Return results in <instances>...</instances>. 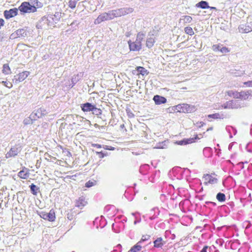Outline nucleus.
Instances as JSON below:
<instances>
[{"label": "nucleus", "instance_id": "1", "mask_svg": "<svg viewBox=\"0 0 252 252\" xmlns=\"http://www.w3.org/2000/svg\"><path fill=\"white\" fill-rule=\"evenodd\" d=\"M62 17L61 12H56L54 14H48L47 16L43 17L39 23L41 24H47L49 26L54 27V25L57 23Z\"/></svg>", "mask_w": 252, "mask_h": 252}, {"label": "nucleus", "instance_id": "22", "mask_svg": "<svg viewBox=\"0 0 252 252\" xmlns=\"http://www.w3.org/2000/svg\"><path fill=\"white\" fill-rule=\"evenodd\" d=\"M165 243L161 237H158L154 241V247L157 248H161Z\"/></svg>", "mask_w": 252, "mask_h": 252}, {"label": "nucleus", "instance_id": "42", "mask_svg": "<svg viewBox=\"0 0 252 252\" xmlns=\"http://www.w3.org/2000/svg\"><path fill=\"white\" fill-rule=\"evenodd\" d=\"M96 154L100 158H102L107 155V153H103L102 151L96 152Z\"/></svg>", "mask_w": 252, "mask_h": 252}, {"label": "nucleus", "instance_id": "12", "mask_svg": "<svg viewBox=\"0 0 252 252\" xmlns=\"http://www.w3.org/2000/svg\"><path fill=\"white\" fill-rule=\"evenodd\" d=\"M46 110L43 108H40L37 110L35 112H32L31 114V117L35 118V120L37 118H40L47 114Z\"/></svg>", "mask_w": 252, "mask_h": 252}, {"label": "nucleus", "instance_id": "30", "mask_svg": "<svg viewBox=\"0 0 252 252\" xmlns=\"http://www.w3.org/2000/svg\"><path fill=\"white\" fill-rule=\"evenodd\" d=\"M240 96L239 95L238 98H240L242 99H246L248 98L250 94L249 92H244L242 91L239 93Z\"/></svg>", "mask_w": 252, "mask_h": 252}, {"label": "nucleus", "instance_id": "3", "mask_svg": "<svg viewBox=\"0 0 252 252\" xmlns=\"http://www.w3.org/2000/svg\"><path fill=\"white\" fill-rule=\"evenodd\" d=\"M18 10L21 13L34 12L36 11V7L31 5L30 2L25 1L21 3Z\"/></svg>", "mask_w": 252, "mask_h": 252}, {"label": "nucleus", "instance_id": "16", "mask_svg": "<svg viewBox=\"0 0 252 252\" xmlns=\"http://www.w3.org/2000/svg\"><path fill=\"white\" fill-rule=\"evenodd\" d=\"M153 100L156 105H160L164 104L167 102L166 98L162 96L157 94L154 96Z\"/></svg>", "mask_w": 252, "mask_h": 252}, {"label": "nucleus", "instance_id": "54", "mask_svg": "<svg viewBox=\"0 0 252 252\" xmlns=\"http://www.w3.org/2000/svg\"><path fill=\"white\" fill-rule=\"evenodd\" d=\"M227 204L228 205V209H229V208L230 209H233V208L234 206V204L233 202H230L228 203Z\"/></svg>", "mask_w": 252, "mask_h": 252}, {"label": "nucleus", "instance_id": "2", "mask_svg": "<svg viewBox=\"0 0 252 252\" xmlns=\"http://www.w3.org/2000/svg\"><path fill=\"white\" fill-rule=\"evenodd\" d=\"M172 109L174 111L183 113H192L196 110L195 106L186 103H183L174 106Z\"/></svg>", "mask_w": 252, "mask_h": 252}, {"label": "nucleus", "instance_id": "50", "mask_svg": "<svg viewBox=\"0 0 252 252\" xmlns=\"http://www.w3.org/2000/svg\"><path fill=\"white\" fill-rule=\"evenodd\" d=\"M230 129H232L234 130V134L235 135L237 133V130L232 126H227L226 129L230 132Z\"/></svg>", "mask_w": 252, "mask_h": 252}, {"label": "nucleus", "instance_id": "52", "mask_svg": "<svg viewBox=\"0 0 252 252\" xmlns=\"http://www.w3.org/2000/svg\"><path fill=\"white\" fill-rule=\"evenodd\" d=\"M92 147H96L97 148H103V145L98 144H92Z\"/></svg>", "mask_w": 252, "mask_h": 252}, {"label": "nucleus", "instance_id": "40", "mask_svg": "<svg viewBox=\"0 0 252 252\" xmlns=\"http://www.w3.org/2000/svg\"><path fill=\"white\" fill-rule=\"evenodd\" d=\"M229 51L230 50L228 48L223 46L222 45L221 48H220V52L222 54L228 53Z\"/></svg>", "mask_w": 252, "mask_h": 252}, {"label": "nucleus", "instance_id": "33", "mask_svg": "<svg viewBox=\"0 0 252 252\" xmlns=\"http://www.w3.org/2000/svg\"><path fill=\"white\" fill-rule=\"evenodd\" d=\"M78 0H70L68 2V6L72 9H74L76 7Z\"/></svg>", "mask_w": 252, "mask_h": 252}, {"label": "nucleus", "instance_id": "8", "mask_svg": "<svg viewBox=\"0 0 252 252\" xmlns=\"http://www.w3.org/2000/svg\"><path fill=\"white\" fill-rule=\"evenodd\" d=\"M30 74V72L25 71L20 72L14 76L12 79V82L14 84H18L26 79Z\"/></svg>", "mask_w": 252, "mask_h": 252}, {"label": "nucleus", "instance_id": "23", "mask_svg": "<svg viewBox=\"0 0 252 252\" xmlns=\"http://www.w3.org/2000/svg\"><path fill=\"white\" fill-rule=\"evenodd\" d=\"M195 6L197 8H200L202 9H208L209 7L208 2L204 0H201L196 3Z\"/></svg>", "mask_w": 252, "mask_h": 252}, {"label": "nucleus", "instance_id": "17", "mask_svg": "<svg viewBox=\"0 0 252 252\" xmlns=\"http://www.w3.org/2000/svg\"><path fill=\"white\" fill-rule=\"evenodd\" d=\"M87 204V201L86 200L85 197L82 196L76 199L75 201V206L78 208H83Z\"/></svg>", "mask_w": 252, "mask_h": 252}, {"label": "nucleus", "instance_id": "28", "mask_svg": "<svg viewBox=\"0 0 252 252\" xmlns=\"http://www.w3.org/2000/svg\"><path fill=\"white\" fill-rule=\"evenodd\" d=\"M80 79L79 75H74L71 78V84L69 85L72 88Z\"/></svg>", "mask_w": 252, "mask_h": 252}, {"label": "nucleus", "instance_id": "37", "mask_svg": "<svg viewBox=\"0 0 252 252\" xmlns=\"http://www.w3.org/2000/svg\"><path fill=\"white\" fill-rule=\"evenodd\" d=\"M185 32L189 35H192L194 34V32L192 29L190 27H186L185 28Z\"/></svg>", "mask_w": 252, "mask_h": 252}, {"label": "nucleus", "instance_id": "57", "mask_svg": "<svg viewBox=\"0 0 252 252\" xmlns=\"http://www.w3.org/2000/svg\"><path fill=\"white\" fill-rule=\"evenodd\" d=\"M205 204L206 205H209V204H212L213 206H216V203L215 202H211V201H206L205 202Z\"/></svg>", "mask_w": 252, "mask_h": 252}, {"label": "nucleus", "instance_id": "7", "mask_svg": "<svg viewBox=\"0 0 252 252\" xmlns=\"http://www.w3.org/2000/svg\"><path fill=\"white\" fill-rule=\"evenodd\" d=\"M115 17H121L133 12V9L130 7H123L113 10Z\"/></svg>", "mask_w": 252, "mask_h": 252}, {"label": "nucleus", "instance_id": "49", "mask_svg": "<svg viewBox=\"0 0 252 252\" xmlns=\"http://www.w3.org/2000/svg\"><path fill=\"white\" fill-rule=\"evenodd\" d=\"M70 213H68L67 215V218L69 220H71L73 219V213L72 212V210H70Z\"/></svg>", "mask_w": 252, "mask_h": 252}, {"label": "nucleus", "instance_id": "36", "mask_svg": "<svg viewBox=\"0 0 252 252\" xmlns=\"http://www.w3.org/2000/svg\"><path fill=\"white\" fill-rule=\"evenodd\" d=\"M145 34L141 32L137 33L136 39L135 41H138L139 43H141L142 40L143 39Z\"/></svg>", "mask_w": 252, "mask_h": 252}, {"label": "nucleus", "instance_id": "21", "mask_svg": "<svg viewBox=\"0 0 252 252\" xmlns=\"http://www.w3.org/2000/svg\"><path fill=\"white\" fill-rule=\"evenodd\" d=\"M28 32L25 29H20L15 32V33L19 37L25 38L28 36Z\"/></svg>", "mask_w": 252, "mask_h": 252}, {"label": "nucleus", "instance_id": "43", "mask_svg": "<svg viewBox=\"0 0 252 252\" xmlns=\"http://www.w3.org/2000/svg\"><path fill=\"white\" fill-rule=\"evenodd\" d=\"M95 185V182L91 181H89L85 184V187L87 188H90L94 186Z\"/></svg>", "mask_w": 252, "mask_h": 252}, {"label": "nucleus", "instance_id": "25", "mask_svg": "<svg viewBox=\"0 0 252 252\" xmlns=\"http://www.w3.org/2000/svg\"><path fill=\"white\" fill-rule=\"evenodd\" d=\"M18 176L22 179H27L29 177V173L27 172V169L25 168L21 170L18 173Z\"/></svg>", "mask_w": 252, "mask_h": 252}, {"label": "nucleus", "instance_id": "9", "mask_svg": "<svg viewBox=\"0 0 252 252\" xmlns=\"http://www.w3.org/2000/svg\"><path fill=\"white\" fill-rule=\"evenodd\" d=\"M92 114L97 117V118L101 120L102 124H106V120L104 115L102 114V111L101 109L97 108L96 105L92 111Z\"/></svg>", "mask_w": 252, "mask_h": 252}, {"label": "nucleus", "instance_id": "14", "mask_svg": "<svg viewBox=\"0 0 252 252\" xmlns=\"http://www.w3.org/2000/svg\"><path fill=\"white\" fill-rule=\"evenodd\" d=\"M95 104H94L90 102H85L80 105V108L84 112H90L93 111Z\"/></svg>", "mask_w": 252, "mask_h": 252}, {"label": "nucleus", "instance_id": "41", "mask_svg": "<svg viewBox=\"0 0 252 252\" xmlns=\"http://www.w3.org/2000/svg\"><path fill=\"white\" fill-rule=\"evenodd\" d=\"M222 46L221 44H215L212 46V49L214 51H220V48Z\"/></svg>", "mask_w": 252, "mask_h": 252}, {"label": "nucleus", "instance_id": "29", "mask_svg": "<svg viewBox=\"0 0 252 252\" xmlns=\"http://www.w3.org/2000/svg\"><path fill=\"white\" fill-rule=\"evenodd\" d=\"M216 198L219 202H224L226 199L225 195L223 193L219 192L216 195Z\"/></svg>", "mask_w": 252, "mask_h": 252}, {"label": "nucleus", "instance_id": "34", "mask_svg": "<svg viewBox=\"0 0 252 252\" xmlns=\"http://www.w3.org/2000/svg\"><path fill=\"white\" fill-rule=\"evenodd\" d=\"M227 94L230 96H233L234 98H238L239 94L238 92H234L233 91H229L227 92Z\"/></svg>", "mask_w": 252, "mask_h": 252}, {"label": "nucleus", "instance_id": "35", "mask_svg": "<svg viewBox=\"0 0 252 252\" xmlns=\"http://www.w3.org/2000/svg\"><path fill=\"white\" fill-rule=\"evenodd\" d=\"M180 20H183L184 23H189L192 21V18L189 16H183V18L181 19Z\"/></svg>", "mask_w": 252, "mask_h": 252}, {"label": "nucleus", "instance_id": "56", "mask_svg": "<svg viewBox=\"0 0 252 252\" xmlns=\"http://www.w3.org/2000/svg\"><path fill=\"white\" fill-rule=\"evenodd\" d=\"M248 87H252V81H249L244 83Z\"/></svg>", "mask_w": 252, "mask_h": 252}, {"label": "nucleus", "instance_id": "53", "mask_svg": "<svg viewBox=\"0 0 252 252\" xmlns=\"http://www.w3.org/2000/svg\"><path fill=\"white\" fill-rule=\"evenodd\" d=\"M212 177L211 175H209V174H206L204 177V178H205V180L206 181H208V183H209V179L211 178V177Z\"/></svg>", "mask_w": 252, "mask_h": 252}, {"label": "nucleus", "instance_id": "24", "mask_svg": "<svg viewBox=\"0 0 252 252\" xmlns=\"http://www.w3.org/2000/svg\"><path fill=\"white\" fill-rule=\"evenodd\" d=\"M29 188L31 193L34 195H36L38 192L40 191V188L33 184L30 185Z\"/></svg>", "mask_w": 252, "mask_h": 252}, {"label": "nucleus", "instance_id": "6", "mask_svg": "<svg viewBox=\"0 0 252 252\" xmlns=\"http://www.w3.org/2000/svg\"><path fill=\"white\" fill-rule=\"evenodd\" d=\"M39 215L41 218L49 221H54L56 219L55 211L53 209H51L49 213L42 211Z\"/></svg>", "mask_w": 252, "mask_h": 252}, {"label": "nucleus", "instance_id": "44", "mask_svg": "<svg viewBox=\"0 0 252 252\" xmlns=\"http://www.w3.org/2000/svg\"><path fill=\"white\" fill-rule=\"evenodd\" d=\"M150 237V236L149 235H143V236H142V238L140 240V241H139V242H141V244L143 242H144V241L149 239Z\"/></svg>", "mask_w": 252, "mask_h": 252}, {"label": "nucleus", "instance_id": "47", "mask_svg": "<svg viewBox=\"0 0 252 252\" xmlns=\"http://www.w3.org/2000/svg\"><path fill=\"white\" fill-rule=\"evenodd\" d=\"M103 148L105 150L113 151L115 150V148L112 146H108V145H103Z\"/></svg>", "mask_w": 252, "mask_h": 252}, {"label": "nucleus", "instance_id": "11", "mask_svg": "<svg viewBox=\"0 0 252 252\" xmlns=\"http://www.w3.org/2000/svg\"><path fill=\"white\" fill-rule=\"evenodd\" d=\"M200 138L198 135L196 134L193 138H184L180 141H178L176 143L179 145H186L187 144H191L195 142L197 139H199Z\"/></svg>", "mask_w": 252, "mask_h": 252}, {"label": "nucleus", "instance_id": "48", "mask_svg": "<svg viewBox=\"0 0 252 252\" xmlns=\"http://www.w3.org/2000/svg\"><path fill=\"white\" fill-rule=\"evenodd\" d=\"M117 249H115L113 250L114 252H121L122 246L121 244H118L116 246Z\"/></svg>", "mask_w": 252, "mask_h": 252}, {"label": "nucleus", "instance_id": "60", "mask_svg": "<svg viewBox=\"0 0 252 252\" xmlns=\"http://www.w3.org/2000/svg\"><path fill=\"white\" fill-rule=\"evenodd\" d=\"M4 38V33H0V42L2 41Z\"/></svg>", "mask_w": 252, "mask_h": 252}, {"label": "nucleus", "instance_id": "55", "mask_svg": "<svg viewBox=\"0 0 252 252\" xmlns=\"http://www.w3.org/2000/svg\"><path fill=\"white\" fill-rule=\"evenodd\" d=\"M208 248L209 247L208 246H204L200 252H207V250Z\"/></svg>", "mask_w": 252, "mask_h": 252}, {"label": "nucleus", "instance_id": "45", "mask_svg": "<svg viewBox=\"0 0 252 252\" xmlns=\"http://www.w3.org/2000/svg\"><path fill=\"white\" fill-rule=\"evenodd\" d=\"M218 182V179L213 177H211L210 179H209V183L211 184H217Z\"/></svg>", "mask_w": 252, "mask_h": 252}, {"label": "nucleus", "instance_id": "46", "mask_svg": "<svg viewBox=\"0 0 252 252\" xmlns=\"http://www.w3.org/2000/svg\"><path fill=\"white\" fill-rule=\"evenodd\" d=\"M165 141H164V142H162V143H158L157 146L156 147V148L164 149L165 148Z\"/></svg>", "mask_w": 252, "mask_h": 252}, {"label": "nucleus", "instance_id": "61", "mask_svg": "<svg viewBox=\"0 0 252 252\" xmlns=\"http://www.w3.org/2000/svg\"><path fill=\"white\" fill-rule=\"evenodd\" d=\"M127 113L128 114V117L130 118L133 117L134 116V114L131 112H129L127 111Z\"/></svg>", "mask_w": 252, "mask_h": 252}, {"label": "nucleus", "instance_id": "26", "mask_svg": "<svg viewBox=\"0 0 252 252\" xmlns=\"http://www.w3.org/2000/svg\"><path fill=\"white\" fill-rule=\"evenodd\" d=\"M141 242H138L136 245L133 246L128 252H137L141 250Z\"/></svg>", "mask_w": 252, "mask_h": 252}, {"label": "nucleus", "instance_id": "13", "mask_svg": "<svg viewBox=\"0 0 252 252\" xmlns=\"http://www.w3.org/2000/svg\"><path fill=\"white\" fill-rule=\"evenodd\" d=\"M18 8H13L9 10H5L3 12L4 16L5 19H9L12 17L16 16L18 14Z\"/></svg>", "mask_w": 252, "mask_h": 252}, {"label": "nucleus", "instance_id": "38", "mask_svg": "<svg viewBox=\"0 0 252 252\" xmlns=\"http://www.w3.org/2000/svg\"><path fill=\"white\" fill-rule=\"evenodd\" d=\"M106 15H107L108 18H109V20H112L115 17L114 16L113 10H110V11H108V12H106Z\"/></svg>", "mask_w": 252, "mask_h": 252}, {"label": "nucleus", "instance_id": "64", "mask_svg": "<svg viewBox=\"0 0 252 252\" xmlns=\"http://www.w3.org/2000/svg\"><path fill=\"white\" fill-rule=\"evenodd\" d=\"M213 129V127H210L209 128H208L207 129V131H208L209 130H212Z\"/></svg>", "mask_w": 252, "mask_h": 252}, {"label": "nucleus", "instance_id": "4", "mask_svg": "<svg viewBox=\"0 0 252 252\" xmlns=\"http://www.w3.org/2000/svg\"><path fill=\"white\" fill-rule=\"evenodd\" d=\"M22 146L20 144H17L12 147L9 152H8L6 155V158H9L11 157H15L17 156L21 151Z\"/></svg>", "mask_w": 252, "mask_h": 252}, {"label": "nucleus", "instance_id": "15", "mask_svg": "<svg viewBox=\"0 0 252 252\" xmlns=\"http://www.w3.org/2000/svg\"><path fill=\"white\" fill-rule=\"evenodd\" d=\"M128 43L130 51H137L141 49V43H139L138 41L132 42L129 40Z\"/></svg>", "mask_w": 252, "mask_h": 252}, {"label": "nucleus", "instance_id": "10", "mask_svg": "<svg viewBox=\"0 0 252 252\" xmlns=\"http://www.w3.org/2000/svg\"><path fill=\"white\" fill-rule=\"evenodd\" d=\"M222 107L224 109H237L240 107V105L238 100H231L223 104Z\"/></svg>", "mask_w": 252, "mask_h": 252}, {"label": "nucleus", "instance_id": "62", "mask_svg": "<svg viewBox=\"0 0 252 252\" xmlns=\"http://www.w3.org/2000/svg\"><path fill=\"white\" fill-rule=\"evenodd\" d=\"M140 220H137V219H136V220H134V224H136L137 223H138V222H140Z\"/></svg>", "mask_w": 252, "mask_h": 252}, {"label": "nucleus", "instance_id": "20", "mask_svg": "<svg viewBox=\"0 0 252 252\" xmlns=\"http://www.w3.org/2000/svg\"><path fill=\"white\" fill-rule=\"evenodd\" d=\"M109 20V18H108L106 12H104L102 13L101 14L99 15L97 18L94 21V24H99L102 22L105 21H108Z\"/></svg>", "mask_w": 252, "mask_h": 252}, {"label": "nucleus", "instance_id": "19", "mask_svg": "<svg viewBox=\"0 0 252 252\" xmlns=\"http://www.w3.org/2000/svg\"><path fill=\"white\" fill-rule=\"evenodd\" d=\"M239 31L244 33H248L252 31V24L248 23L246 25H241L239 27Z\"/></svg>", "mask_w": 252, "mask_h": 252}, {"label": "nucleus", "instance_id": "51", "mask_svg": "<svg viewBox=\"0 0 252 252\" xmlns=\"http://www.w3.org/2000/svg\"><path fill=\"white\" fill-rule=\"evenodd\" d=\"M245 224L246 225V229H248L252 226V223L249 221L245 222Z\"/></svg>", "mask_w": 252, "mask_h": 252}, {"label": "nucleus", "instance_id": "59", "mask_svg": "<svg viewBox=\"0 0 252 252\" xmlns=\"http://www.w3.org/2000/svg\"><path fill=\"white\" fill-rule=\"evenodd\" d=\"M4 21L3 19H0V29H1V28L4 25Z\"/></svg>", "mask_w": 252, "mask_h": 252}, {"label": "nucleus", "instance_id": "18", "mask_svg": "<svg viewBox=\"0 0 252 252\" xmlns=\"http://www.w3.org/2000/svg\"><path fill=\"white\" fill-rule=\"evenodd\" d=\"M148 73L149 72L147 70L142 66H137L136 67V69L133 71V73L134 74H141L142 76L147 75Z\"/></svg>", "mask_w": 252, "mask_h": 252}, {"label": "nucleus", "instance_id": "31", "mask_svg": "<svg viewBox=\"0 0 252 252\" xmlns=\"http://www.w3.org/2000/svg\"><path fill=\"white\" fill-rule=\"evenodd\" d=\"M2 68V71L4 74H9L11 73L10 68L8 64H4Z\"/></svg>", "mask_w": 252, "mask_h": 252}, {"label": "nucleus", "instance_id": "58", "mask_svg": "<svg viewBox=\"0 0 252 252\" xmlns=\"http://www.w3.org/2000/svg\"><path fill=\"white\" fill-rule=\"evenodd\" d=\"M197 124L198 125V126L199 127H201L205 125V124L203 122H198L197 123Z\"/></svg>", "mask_w": 252, "mask_h": 252}, {"label": "nucleus", "instance_id": "39", "mask_svg": "<svg viewBox=\"0 0 252 252\" xmlns=\"http://www.w3.org/2000/svg\"><path fill=\"white\" fill-rule=\"evenodd\" d=\"M0 83L3 84L5 87L9 89L11 88L13 86L12 84L10 82L2 81Z\"/></svg>", "mask_w": 252, "mask_h": 252}, {"label": "nucleus", "instance_id": "27", "mask_svg": "<svg viewBox=\"0 0 252 252\" xmlns=\"http://www.w3.org/2000/svg\"><path fill=\"white\" fill-rule=\"evenodd\" d=\"M34 121H35V118L32 117L31 114L29 117L24 119L23 121V124L25 125H32Z\"/></svg>", "mask_w": 252, "mask_h": 252}, {"label": "nucleus", "instance_id": "5", "mask_svg": "<svg viewBox=\"0 0 252 252\" xmlns=\"http://www.w3.org/2000/svg\"><path fill=\"white\" fill-rule=\"evenodd\" d=\"M158 32L155 30H153L152 32L149 33L148 37L146 41V46L148 48H151L154 46L156 42L155 37L158 36Z\"/></svg>", "mask_w": 252, "mask_h": 252}, {"label": "nucleus", "instance_id": "63", "mask_svg": "<svg viewBox=\"0 0 252 252\" xmlns=\"http://www.w3.org/2000/svg\"><path fill=\"white\" fill-rule=\"evenodd\" d=\"M209 8H210V9H213V10H217V8L215 7H213V6H209Z\"/></svg>", "mask_w": 252, "mask_h": 252}, {"label": "nucleus", "instance_id": "32", "mask_svg": "<svg viewBox=\"0 0 252 252\" xmlns=\"http://www.w3.org/2000/svg\"><path fill=\"white\" fill-rule=\"evenodd\" d=\"M209 118H213L214 119H223V115L220 114L219 113H215L213 114H210L208 116Z\"/></svg>", "mask_w": 252, "mask_h": 252}]
</instances>
